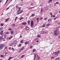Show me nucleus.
<instances>
[{"instance_id":"a878e982","label":"nucleus","mask_w":60,"mask_h":60,"mask_svg":"<svg viewBox=\"0 0 60 60\" xmlns=\"http://www.w3.org/2000/svg\"><path fill=\"white\" fill-rule=\"evenodd\" d=\"M0 57H4V56H3V55H1L0 56Z\"/></svg>"},{"instance_id":"a211bd4d","label":"nucleus","mask_w":60,"mask_h":60,"mask_svg":"<svg viewBox=\"0 0 60 60\" xmlns=\"http://www.w3.org/2000/svg\"><path fill=\"white\" fill-rule=\"evenodd\" d=\"M22 25H26V22H25L24 23H22Z\"/></svg>"},{"instance_id":"a18cd8bd","label":"nucleus","mask_w":60,"mask_h":60,"mask_svg":"<svg viewBox=\"0 0 60 60\" xmlns=\"http://www.w3.org/2000/svg\"><path fill=\"white\" fill-rule=\"evenodd\" d=\"M1 26H4V25L2 23L1 24Z\"/></svg>"},{"instance_id":"09e8293b","label":"nucleus","mask_w":60,"mask_h":60,"mask_svg":"<svg viewBox=\"0 0 60 60\" xmlns=\"http://www.w3.org/2000/svg\"><path fill=\"white\" fill-rule=\"evenodd\" d=\"M58 3H59V2H57L55 4H58Z\"/></svg>"},{"instance_id":"c85d7f7f","label":"nucleus","mask_w":60,"mask_h":60,"mask_svg":"<svg viewBox=\"0 0 60 60\" xmlns=\"http://www.w3.org/2000/svg\"><path fill=\"white\" fill-rule=\"evenodd\" d=\"M41 12L42 13V9H41Z\"/></svg>"},{"instance_id":"13d9d810","label":"nucleus","mask_w":60,"mask_h":60,"mask_svg":"<svg viewBox=\"0 0 60 60\" xmlns=\"http://www.w3.org/2000/svg\"><path fill=\"white\" fill-rule=\"evenodd\" d=\"M58 24H59V25H60V22H58Z\"/></svg>"},{"instance_id":"cd10ccee","label":"nucleus","mask_w":60,"mask_h":60,"mask_svg":"<svg viewBox=\"0 0 60 60\" xmlns=\"http://www.w3.org/2000/svg\"><path fill=\"white\" fill-rule=\"evenodd\" d=\"M9 34V32H6L5 33V34Z\"/></svg>"},{"instance_id":"0e129e2a","label":"nucleus","mask_w":60,"mask_h":60,"mask_svg":"<svg viewBox=\"0 0 60 60\" xmlns=\"http://www.w3.org/2000/svg\"><path fill=\"white\" fill-rule=\"evenodd\" d=\"M11 39V38L10 37L9 38V40H10Z\"/></svg>"},{"instance_id":"c756f323","label":"nucleus","mask_w":60,"mask_h":60,"mask_svg":"<svg viewBox=\"0 0 60 60\" xmlns=\"http://www.w3.org/2000/svg\"><path fill=\"white\" fill-rule=\"evenodd\" d=\"M38 38H40L41 37V35H38Z\"/></svg>"},{"instance_id":"72a5a7b5","label":"nucleus","mask_w":60,"mask_h":60,"mask_svg":"<svg viewBox=\"0 0 60 60\" xmlns=\"http://www.w3.org/2000/svg\"><path fill=\"white\" fill-rule=\"evenodd\" d=\"M21 46V44H19V47H20V46Z\"/></svg>"},{"instance_id":"0eeeda50","label":"nucleus","mask_w":60,"mask_h":60,"mask_svg":"<svg viewBox=\"0 0 60 60\" xmlns=\"http://www.w3.org/2000/svg\"><path fill=\"white\" fill-rule=\"evenodd\" d=\"M13 57H14V56L10 57L9 58L8 60H11V59H12V58H13Z\"/></svg>"},{"instance_id":"473e14b6","label":"nucleus","mask_w":60,"mask_h":60,"mask_svg":"<svg viewBox=\"0 0 60 60\" xmlns=\"http://www.w3.org/2000/svg\"><path fill=\"white\" fill-rule=\"evenodd\" d=\"M35 51V50L33 49V52H34Z\"/></svg>"},{"instance_id":"2eb2a0df","label":"nucleus","mask_w":60,"mask_h":60,"mask_svg":"<svg viewBox=\"0 0 60 60\" xmlns=\"http://www.w3.org/2000/svg\"><path fill=\"white\" fill-rule=\"evenodd\" d=\"M37 58L38 60H39V59H40V57L38 56V55Z\"/></svg>"},{"instance_id":"f03ea898","label":"nucleus","mask_w":60,"mask_h":60,"mask_svg":"<svg viewBox=\"0 0 60 60\" xmlns=\"http://www.w3.org/2000/svg\"><path fill=\"white\" fill-rule=\"evenodd\" d=\"M60 52V51H57V52H54V54L55 55H56V56H58V54Z\"/></svg>"},{"instance_id":"c9c22d12","label":"nucleus","mask_w":60,"mask_h":60,"mask_svg":"<svg viewBox=\"0 0 60 60\" xmlns=\"http://www.w3.org/2000/svg\"><path fill=\"white\" fill-rule=\"evenodd\" d=\"M0 34H1V35H3V33H2V32H0Z\"/></svg>"},{"instance_id":"393cba45","label":"nucleus","mask_w":60,"mask_h":60,"mask_svg":"<svg viewBox=\"0 0 60 60\" xmlns=\"http://www.w3.org/2000/svg\"><path fill=\"white\" fill-rule=\"evenodd\" d=\"M2 39H3V38H2V37H0V41H1V40H2Z\"/></svg>"},{"instance_id":"f704fd0d","label":"nucleus","mask_w":60,"mask_h":60,"mask_svg":"<svg viewBox=\"0 0 60 60\" xmlns=\"http://www.w3.org/2000/svg\"><path fill=\"white\" fill-rule=\"evenodd\" d=\"M13 25L14 26H15V23H13Z\"/></svg>"},{"instance_id":"aec40b11","label":"nucleus","mask_w":60,"mask_h":60,"mask_svg":"<svg viewBox=\"0 0 60 60\" xmlns=\"http://www.w3.org/2000/svg\"><path fill=\"white\" fill-rule=\"evenodd\" d=\"M8 30H9V31H11V30H12V29L11 28H9L8 29Z\"/></svg>"},{"instance_id":"774afa93","label":"nucleus","mask_w":60,"mask_h":60,"mask_svg":"<svg viewBox=\"0 0 60 60\" xmlns=\"http://www.w3.org/2000/svg\"><path fill=\"white\" fill-rule=\"evenodd\" d=\"M49 1H50V2H51L52 1V0H49Z\"/></svg>"},{"instance_id":"4d7b16f0","label":"nucleus","mask_w":60,"mask_h":60,"mask_svg":"<svg viewBox=\"0 0 60 60\" xmlns=\"http://www.w3.org/2000/svg\"><path fill=\"white\" fill-rule=\"evenodd\" d=\"M27 44H29V42L28 41L27 42Z\"/></svg>"},{"instance_id":"412c9836","label":"nucleus","mask_w":60,"mask_h":60,"mask_svg":"<svg viewBox=\"0 0 60 60\" xmlns=\"http://www.w3.org/2000/svg\"><path fill=\"white\" fill-rule=\"evenodd\" d=\"M34 60H35V57H36V54H34Z\"/></svg>"},{"instance_id":"338daca9","label":"nucleus","mask_w":60,"mask_h":60,"mask_svg":"<svg viewBox=\"0 0 60 60\" xmlns=\"http://www.w3.org/2000/svg\"><path fill=\"white\" fill-rule=\"evenodd\" d=\"M21 6H23V4H21L20 5Z\"/></svg>"},{"instance_id":"423d86ee","label":"nucleus","mask_w":60,"mask_h":60,"mask_svg":"<svg viewBox=\"0 0 60 60\" xmlns=\"http://www.w3.org/2000/svg\"><path fill=\"white\" fill-rule=\"evenodd\" d=\"M55 32H54L53 33V34H55V35H56V33H57V30H55Z\"/></svg>"},{"instance_id":"a19ab883","label":"nucleus","mask_w":60,"mask_h":60,"mask_svg":"<svg viewBox=\"0 0 60 60\" xmlns=\"http://www.w3.org/2000/svg\"><path fill=\"white\" fill-rule=\"evenodd\" d=\"M48 19V18H45L44 19L45 20H47V19Z\"/></svg>"},{"instance_id":"ea45409f","label":"nucleus","mask_w":60,"mask_h":60,"mask_svg":"<svg viewBox=\"0 0 60 60\" xmlns=\"http://www.w3.org/2000/svg\"><path fill=\"white\" fill-rule=\"evenodd\" d=\"M27 44V42H26L25 44V45H26Z\"/></svg>"},{"instance_id":"7c9ffc66","label":"nucleus","mask_w":60,"mask_h":60,"mask_svg":"<svg viewBox=\"0 0 60 60\" xmlns=\"http://www.w3.org/2000/svg\"><path fill=\"white\" fill-rule=\"evenodd\" d=\"M30 20H29L28 21V24H30Z\"/></svg>"},{"instance_id":"4468645a","label":"nucleus","mask_w":60,"mask_h":60,"mask_svg":"<svg viewBox=\"0 0 60 60\" xmlns=\"http://www.w3.org/2000/svg\"><path fill=\"white\" fill-rule=\"evenodd\" d=\"M50 24H47V25H46V26H47L48 27V26H50Z\"/></svg>"},{"instance_id":"4be33fe9","label":"nucleus","mask_w":60,"mask_h":60,"mask_svg":"<svg viewBox=\"0 0 60 60\" xmlns=\"http://www.w3.org/2000/svg\"><path fill=\"white\" fill-rule=\"evenodd\" d=\"M3 55L4 56H5L6 55V53H3Z\"/></svg>"},{"instance_id":"6e6552de","label":"nucleus","mask_w":60,"mask_h":60,"mask_svg":"<svg viewBox=\"0 0 60 60\" xmlns=\"http://www.w3.org/2000/svg\"><path fill=\"white\" fill-rule=\"evenodd\" d=\"M14 43H13V44L15 45V44H17V41H14Z\"/></svg>"},{"instance_id":"c03bdc74","label":"nucleus","mask_w":60,"mask_h":60,"mask_svg":"<svg viewBox=\"0 0 60 60\" xmlns=\"http://www.w3.org/2000/svg\"><path fill=\"white\" fill-rule=\"evenodd\" d=\"M23 19V18L22 17H21V18L20 19V20H21V19Z\"/></svg>"},{"instance_id":"f8f14e48","label":"nucleus","mask_w":60,"mask_h":60,"mask_svg":"<svg viewBox=\"0 0 60 60\" xmlns=\"http://www.w3.org/2000/svg\"><path fill=\"white\" fill-rule=\"evenodd\" d=\"M50 15H51V17H53V14H52V13H50Z\"/></svg>"},{"instance_id":"b1692460","label":"nucleus","mask_w":60,"mask_h":60,"mask_svg":"<svg viewBox=\"0 0 60 60\" xmlns=\"http://www.w3.org/2000/svg\"><path fill=\"white\" fill-rule=\"evenodd\" d=\"M42 26L44 27H45V24H44Z\"/></svg>"},{"instance_id":"5701e85b","label":"nucleus","mask_w":60,"mask_h":60,"mask_svg":"<svg viewBox=\"0 0 60 60\" xmlns=\"http://www.w3.org/2000/svg\"><path fill=\"white\" fill-rule=\"evenodd\" d=\"M10 33L11 34H13V32L12 31H11Z\"/></svg>"},{"instance_id":"5fc2aeb1","label":"nucleus","mask_w":60,"mask_h":60,"mask_svg":"<svg viewBox=\"0 0 60 60\" xmlns=\"http://www.w3.org/2000/svg\"><path fill=\"white\" fill-rule=\"evenodd\" d=\"M55 17H56V16H55V15H53V18H55Z\"/></svg>"},{"instance_id":"7ed1b4c3","label":"nucleus","mask_w":60,"mask_h":60,"mask_svg":"<svg viewBox=\"0 0 60 60\" xmlns=\"http://www.w3.org/2000/svg\"><path fill=\"white\" fill-rule=\"evenodd\" d=\"M4 47V44H1L0 45V50H1L2 49H3V47Z\"/></svg>"},{"instance_id":"864d4df0","label":"nucleus","mask_w":60,"mask_h":60,"mask_svg":"<svg viewBox=\"0 0 60 60\" xmlns=\"http://www.w3.org/2000/svg\"><path fill=\"white\" fill-rule=\"evenodd\" d=\"M20 9H21L20 8H19V10H19V11H21V10H20Z\"/></svg>"},{"instance_id":"f3484780","label":"nucleus","mask_w":60,"mask_h":60,"mask_svg":"<svg viewBox=\"0 0 60 60\" xmlns=\"http://www.w3.org/2000/svg\"><path fill=\"white\" fill-rule=\"evenodd\" d=\"M3 29V27H1L0 28V31H1V30H2Z\"/></svg>"},{"instance_id":"6e6d98bb","label":"nucleus","mask_w":60,"mask_h":60,"mask_svg":"<svg viewBox=\"0 0 60 60\" xmlns=\"http://www.w3.org/2000/svg\"><path fill=\"white\" fill-rule=\"evenodd\" d=\"M4 37L6 38V35H5L4 36Z\"/></svg>"},{"instance_id":"4c0bfd02","label":"nucleus","mask_w":60,"mask_h":60,"mask_svg":"<svg viewBox=\"0 0 60 60\" xmlns=\"http://www.w3.org/2000/svg\"><path fill=\"white\" fill-rule=\"evenodd\" d=\"M51 59H54V57L53 56H52L51 58Z\"/></svg>"},{"instance_id":"58836bf2","label":"nucleus","mask_w":60,"mask_h":60,"mask_svg":"<svg viewBox=\"0 0 60 60\" xmlns=\"http://www.w3.org/2000/svg\"><path fill=\"white\" fill-rule=\"evenodd\" d=\"M9 9V7H8L6 10V11H7V10H8Z\"/></svg>"},{"instance_id":"1a4fd4ad","label":"nucleus","mask_w":60,"mask_h":60,"mask_svg":"<svg viewBox=\"0 0 60 60\" xmlns=\"http://www.w3.org/2000/svg\"><path fill=\"white\" fill-rule=\"evenodd\" d=\"M24 46L22 48L20 49V50H22H22H24Z\"/></svg>"},{"instance_id":"bb28decb","label":"nucleus","mask_w":60,"mask_h":60,"mask_svg":"<svg viewBox=\"0 0 60 60\" xmlns=\"http://www.w3.org/2000/svg\"><path fill=\"white\" fill-rule=\"evenodd\" d=\"M24 56H25V55H22L21 57V58H23V57H24Z\"/></svg>"},{"instance_id":"bf43d9fd","label":"nucleus","mask_w":60,"mask_h":60,"mask_svg":"<svg viewBox=\"0 0 60 60\" xmlns=\"http://www.w3.org/2000/svg\"><path fill=\"white\" fill-rule=\"evenodd\" d=\"M42 19V18L41 17H40V19L41 20V19Z\"/></svg>"},{"instance_id":"9d476101","label":"nucleus","mask_w":60,"mask_h":60,"mask_svg":"<svg viewBox=\"0 0 60 60\" xmlns=\"http://www.w3.org/2000/svg\"><path fill=\"white\" fill-rule=\"evenodd\" d=\"M9 19V18H8L7 19H5V22H6L8 21V20Z\"/></svg>"},{"instance_id":"37998d69","label":"nucleus","mask_w":60,"mask_h":60,"mask_svg":"<svg viewBox=\"0 0 60 60\" xmlns=\"http://www.w3.org/2000/svg\"><path fill=\"white\" fill-rule=\"evenodd\" d=\"M59 34V33H58L56 34V35H58Z\"/></svg>"},{"instance_id":"e2e57ef3","label":"nucleus","mask_w":60,"mask_h":60,"mask_svg":"<svg viewBox=\"0 0 60 60\" xmlns=\"http://www.w3.org/2000/svg\"><path fill=\"white\" fill-rule=\"evenodd\" d=\"M49 20H50V19H49L48 20V22H49Z\"/></svg>"},{"instance_id":"2f4dec72","label":"nucleus","mask_w":60,"mask_h":60,"mask_svg":"<svg viewBox=\"0 0 60 60\" xmlns=\"http://www.w3.org/2000/svg\"><path fill=\"white\" fill-rule=\"evenodd\" d=\"M21 29H23V28H24V27L23 26H21Z\"/></svg>"},{"instance_id":"8fccbe9b","label":"nucleus","mask_w":60,"mask_h":60,"mask_svg":"<svg viewBox=\"0 0 60 60\" xmlns=\"http://www.w3.org/2000/svg\"><path fill=\"white\" fill-rule=\"evenodd\" d=\"M31 3V4H30V5L31 6H32L33 5V4H32V3Z\"/></svg>"},{"instance_id":"49530a36","label":"nucleus","mask_w":60,"mask_h":60,"mask_svg":"<svg viewBox=\"0 0 60 60\" xmlns=\"http://www.w3.org/2000/svg\"><path fill=\"white\" fill-rule=\"evenodd\" d=\"M32 47H33V46H30V49H32Z\"/></svg>"},{"instance_id":"20e7f679","label":"nucleus","mask_w":60,"mask_h":60,"mask_svg":"<svg viewBox=\"0 0 60 60\" xmlns=\"http://www.w3.org/2000/svg\"><path fill=\"white\" fill-rule=\"evenodd\" d=\"M30 26L31 27H33L34 26V21H30Z\"/></svg>"},{"instance_id":"603ef678","label":"nucleus","mask_w":60,"mask_h":60,"mask_svg":"<svg viewBox=\"0 0 60 60\" xmlns=\"http://www.w3.org/2000/svg\"><path fill=\"white\" fill-rule=\"evenodd\" d=\"M3 39L2 40H3V41H5V40L4 39V38H3Z\"/></svg>"},{"instance_id":"9b49d317","label":"nucleus","mask_w":60,"mask_h":60,"mask_svg":"<svg viewBox=\"0 0 60 60\" xmlns=\"http://www.w3.org/2000/svg\"><path fill=\"white\" fill-rule=\"evenodd\" d=\"M13 44H14L13 43H11L10 45H9V46H12L13 45Z\"/></svg>"},{"instance_id":"69168bd1","label":"nucleus","mask_w":60,"mask_h":60,"mask_svg":"<svg viewBox=\"0 0 60 60\" xmlns=\"http://www.w3.org/2000/svg\"><path fill=\"white\" fill-rule=\"evenodd\" d=\"M15 18L16 19H18V17H16Z\"/></svg>"},{"instance_id":"e433bc0d","label":"nucleus","mask_w":60,"mask_h":60,"mask_svg":"<svg viewBox=\"0 0 60 60\" xmlns=\"http://www.w3.org/2000/svg\"><path fill=\"white\" fill-rule=\"evenodd\" d=\"M48 10V7H47L46 8V10Z\"/></svg>"},{"instance_id":"3c124183","label":"nucleus","mask_w":60,"mask_h":60,"mask_svg":"<svg viewBox=\"0 0 60 60\" xmlns=\"http://www.w3.org/2000/svg\"><path fill=\"white\" fill-rule=\"evenodd\" d=\"M18 52V53H20L21 52V51H19Z\"/></svg>"},{"instance_id":"052dcab7","label":"nucleus","mask_w":60,"mask_h":60,"mask_svg":"<svg viewBox=\"0 0 60 60\" xmlns=\"http://www.w3.org/2000/svg\"><path fill=\"white\" fill-rule=\"evenodd\" d=\"M45 33L47 34V33H48V31H46V32H45Z\"/></svg>"},{"instance_id":"680f3d73","label":"nucleus","mask_w":60,"mask_h":60,"mask_svg":"<svg viewBox=\"0 0 60 60\" xmlns=\"http://www.w3.org/2000/svg\"><path fill=\"white\" fill-rule=\"evenodd\" d=\"M8 1H9L8 0H7L6 2V3H7V2H8Z\"/></svg>"},{"instance_id":"ddd939ff","label":"nucleus","mask_w":60,"mask_h":60,"mask_svg":"<svg viewBox=\"0 0 60 60\" xmlns=\"http://www.w3.org/2000/svg\"><path fill=\"white\" fill-rule=\"evenodd\" d=\"M60 59V58L57 57V58H56L55 59V60H59Z\"/></svg>"},{"instance_id":"79ce46f5","label":"nucleus","mask_w":60,"mask_h":60,"mask_svg":"<svg viewBox=\"0 0 60 60\" xmlns=\"http://www.w3.org/2000/svg\"><path fill=\"white\" fill-rule=\"evenodd\" d=\"M23 40H22L21 41H20V43H23Z\"/></svg>"},{"instance_id":"39448f33","label":"nucleus","mask_w":60,"mask_h":60,"mask_svg":"<svg viewBox=\"0 0 60 60\" xmlns=\"http://www.w3.org/2000/svg\"><path fill=\"white\" fill-rule=\"evenodd\" d=\"M25 29L26 30L28 31L29 30V28L28 26H26L25 28Z\"/></svg>"},{"instance_id":"6ab92c4d","label":"nucleus","mask_w":60,"mask_h":60,"mask_svg":"<svg viewBox=\"0 0 60 60\" xmlns=\"http://www.w3.org/2000/svg\"><path fill=\"white\" fill-rule=\"evenodd\" d=\"M32 17H34L35 16V15L34 14H32L31 15Z\"/></svg>"},{"instance_id":"dca6fc26","label":"nucleus","mask_w":60,"mask_h":60,"mask_svg":"<svg viewBox=\"0 0 60 60\" xmlns=\"http://www.w3.org/2000/svg\"><path fill=\"white\" fill-rule=\"evenodd\" d=\"M39 18H38L37 19V20L38 21L37 23H38L39 22Z\"/></svg>"},{"instance_id":"f257e3e1","label":"nucleus","mask_w":60,"mask_h":60,"mask_svg":"<svg viewBox=\"0 0 60 60\" xmlns=\"http://www.w3.org/2000/svg\"><path fill=\"white\" fill-rule=\"evenodd\" d=\"M23 11V10H18L17 11V15H19L20 14L22 13Z\"/></svg>"},{"instance_id":"de8ad7c7","label":"nucleus","mask_w":60,"mask_h":60,"mask_svg":"<svg viewBox=\"0 0 60 60\" xmlns=\"http://www.w3.org/2000/svg\"><path fill=\"white\" fill-rule=\"evenodd\" d=\"M56 18H57V17H55V18H54V20H55V19H56Z\"/></svg>"}]
</instances>
